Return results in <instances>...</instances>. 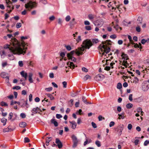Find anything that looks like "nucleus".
<instances>
[{"instance_id": "a19ab883", "label": "nucleus", "mask_w": 149, "mask_h": 149, "mask_svg": "<svg viewBox=\"0 0 149 149\" xmlns=\"http://www.w3.org/2000/svg\"><path fill=\"white\" fill-rule=\"evenodd\" d=\"M85 29L88 31H90L92 29L90 26H86L85 27Z\"/></svg>"}, {"instance_id": "20e7f679", "label": "nucleus", "mask_w": 149, "mask_h": 149, "mask_svg": "<svg viewBox=\"0 0 149 149\" xmlns=\"http://www.w3.org/2000/svg\"><path fill=\"white\" fill-rule=\"evenodd\" d=\"M121 56L122 57V58L124 59L123 63H122V65L124 66L126 68H127L129 66V64L127 63V61L125 60H127L129 59L128 57L127 54H125L124 53H122Z\"/></svg>"}, {"instance_id": "79ce46f5", "label": "nucleus", "mask_w": 149, "mask_h": 149, "mask_svg": "<svg viewBox=\"0 0 149 149\" xmlns=\"http://www.w3.org/2000/svg\"><path fill=\"white\" fill-rule=\"evenodd\" d=\"M149 144V140H146L144 143V146H147L148 144Z\"/></svg>"}, {"instance_id": "c03bdc74", "label": "nucleus", "mask_w": 149, "mask_h": 149, "mask_svg": "<svg viewBox=\"0 0 149 149\" xmlns=\"http://www.w3.org/2000/svg\"><path fill=\"white\" fill-rule=\"evenodd\" d=\"M142 109L141 108L139 107L137 109V111L138 113L141 112L142 113L143 112L142 111Z\"/></svg>"}, {"instance_id": "ea45409f", "label": "nucleus", "mask_w": 149, "mask_h": 149, "mask_svg": "<svg viewBox=\"0 0 149 149\" xmlns=\"http://www.w3.org/2000/svg\"><path fill=\"white\" fill-rule=\"evenodd\" d=\"M71 19L69 15L65 17V19L67 22H68Z\"/></svg>"}, {"instance_id": "9d476101", "label": "nucleus", "mask_w": 149, "mask_h": 149, "mask_svg": "<svg viewBox=\"0 0 149 149\" xmlns=\"http://www.w3.org/2000/svg\"><path fill=\"white\" fill-rule=\"evenodd\" d=\"M110 51V48L108 47L107 45H105L103 49L102 55H104V53H108Z\"/></svg>"}, {"instance_id": "cd10ccee", "label": "nucleus", "mask_w": 149, "mask_h": 149, "mask_svg": "<svg viewBox=\"0 0 149 149\" xmlns=\"http://www.w3.org/2000/svg\"><path fill=\"white\" fill-rule=\"evenodd\" d=\"M99 40L97 39H92V43L94 44H96L98 42Z\"/></svg>"}, {"instance_id": "7c9ffc66", "label": "nucleus", "mask_w": 149, "mask_h": 149, "mask_svg": "<svg viewBox=\"0 0 149 149\" xmlns=\"http://www.w3.org/2000/svg\"><path fill=\"white\" fill-rule=\"evenodd\" d=\"M137 21L139 22L138 24H141L142 21V17H138Z\"/></svg>"}, {"instance_id": "f704fd0d", "label": "nucleus", "mask_w": 149, "mask_h": 149, "mask_svg": "<svg viewBox=\"0 0 149 149\" xmlns=\"http://www.w3.org/2000/svg\"><path fill=\"white\" fill-rule=\"evenodd\" d=\"M65 47L66 49L68 51H70L72 49L71 47L69 45H65Z\"/></svg>"}, {"instance_id": "e2e57ef3", "label": "nucleus", "mask_w": 149, "mask_h": 149, "mask_svg": "<svg viewBox=\"0 0 149 149\" xmlns=\"http://www.w3.org/2000/svg\"><path fill=\"white\" fill-rule=\"evenodd\" d=\"M49 77L50 78H53L54 77V74L53 73L51 72L49 74Z\"/></svg>"}, {"instance_id": "8fccbe9b", "label": "nucleus", "mask_w": 149, "mask_h": 149, "mask_svg": "<svg viewBox=\"0 0 149 149\" xmlns=\"http://www.w3.org/2000/svg\"><path fill=\"white\" fill-rule=\"evenodd\" d=\"M62 84L63 85V87L64 88H65L66 87L67 83L66 81H63L62 82Z\"/></svg>"}, {"instance_id": "0eeeda50", "label": "nucleus", "mask_w": 149, "mask_h": 149, "mask_svg": "<svg viewBox=\"0 0 149 149\" xmlns=\"http://www.w3.org/2000/svg\"><path fill=\"white\" fill-rule=\"evenodd\" d=\"M71 138L73 142L72 146L73 148H75L77 145L79 140L78 139L77 137L74 135H73L71 136Z\"/></svg>"}, {"instance_id": "f8f14e48", "label": "nucleus", "mask_w": 149, "mask_h": 149, "mask_svg": "<svg viewBox=\"0 0 149 149\" xmlns=\"http://www.w3.org/2000/svg\"><path fill=\"white\" fill-rule=\"evenodd\" d=\"M123 127L124 125H120L118 127V131L119 132V134H120V135H121L122 134V131L123 129Z\"/></svg>"}, {"instance_id": "a211bd4d", "label": "nucleus", "mask_w": 149, "mask_h": 149, "mask_svg": "<svg viewBox=\"0 0 149 149\" xmlns=\"http://www.w3.org/2000/svg\"><path fill=\"white\" fill-rule=\"evenodd\" d=\"M125 113L124 112L122 113L121 114H118V116H119V117L118 118V119H120L121 118L123 119L124 118V115Z\"/></svg>"}, {"instance_id": "5701e85b", "label": "nucleus", "mask_w": 149, "mask_h": 149, "mask_svg": "<svg viewBox=\"0 0 149 149\" xmlns=\"http://www.w3.org/2000/svg\"><path fill=\"white\" fill-rule=\"evenodd\" d=\"M20 104V103L19 102H17L16 101H12L11 102L10 105H13L15 104Z\"/></svg>"}, {"instance_id": "bf43d9fd", "label": "nucleus", "mask_w": 149, "mask_h": 149, "mask_svg": "<svg viewBox=\"0 0 149 149\" xmlns=\"http://www.w3.org/2000/svg\"><path fill=\"white\" fill-rule=\"evenodd\" d=\"M136 30L138 32H140L141 31V28L139 26L136 27Z\"/></svg>"}, {"instance_id": "2f4dec72", "label": "nucleus", "mask_w": 149, "mask_h": 149, "mask_svg": "<svg viewBox=\"0 0 149 149\" xmlns=\"http://www.w3.org/2000/svg\"><path fill=\"white\" fill-rule=\"evenodd\" d=\"M122 85L120 83H118L117 86V88L118 89H120L122 88Z\"/></svg>"}, {"instance_id": "dca6fc26", "label": "nucleus", "mask_w": 149, "mask_h": 149, "mask_svg": "<svg viewBox=\"0 0 149 149\" xmlns=\"http://www.w3.org/2000/svg\"><path fill=\"white\" fill-rule=\"evenodd\" d=\"M88 19L91 21H93L95 18V15L92 14H89L88 15Z\"/></svg>"}, {"instance_id": "de8ad7c7", "label": "nucleus", "mask_w": 149, "mask_h": 149, "mask_svg": "<svg viewBox=\"0 0 149 149\" xmlns=\"http://www.w3.org/2000/svg\"><path fill=\"white\" fill-rule=\"evenodd\" d=\"M52 87H49L48 88H46L45 90L47 91H52Z\"/></svg>"}, {"instance_id": "bb28decb", "label": "nucleus", "mask_w": 149, "mask_h": 149, "mask_svg": "<svg viewBox=\"0 0 149 149\" xmlns=\"http://www.w3.org/2000/svg\"><path fill=\"white\" fill-rule=\"evenodd\" d=\"M133 106V105L132 104L129 103L127 104L126 107L127 109H130Z\"/></svg>"}, {"instance_id": "09e8293b", "label": "nucleus", "mask_w": 149, "mask_h": 149, "mask_svg": "<svg viewBox=\"0 0 149 149\" xmlns=\"http://www.w3.org/2000/svg\"><path fill=\"white\" fill-rule=\"evenodd\" d=\"M21 24L20 23H18L16 25V27L17 28H19L21 26Z\"/></svg>"}, {"instance_id": "69168bd1", "label": "nucleus", "mask_w": 149, "mask_h": 149, "mask_svg": "<svg viewBox=\"0 0 149 149\" xmlns=\"http://www.w3.org/2000/svg\"><path fill=\"white\" fill-rule=\"evenodd\" d=\"M117 110L118 112H120L122 110L121 107L120 106H118L117 107Z\"/></svg>"}, {"instance_id": "b1692460", "label": "nucleus", "mask_w": 149, "mask_h": 149, "mask_svg": "<svg viewBox=\"0 0 149 149\" xmlns=\"http://www.w3.org/2000/svg\"><path fill=\"white\" fill-rule=\"evenodd\" d=\"M1 77L4 78H6L7 76L6 75V73L5 72H2L1 73Z\"/></svg>"}, {"instance_id": "aec40b11", "label": "nucleus", "mask_w": 149, "mask_h": 149, "mask_svg": "<svg viewBox=\"0 0 149 149\" xmlns=\"http://www.w3.org/2000/svg\"><path fill=\"white\" fill-rule=\"evenodd\" d=\"M37 107L34 108L32 110L31 112L32 113L31 115L32 116L33 115V114L36 113H37Z\"/></svg>"}, {"instance_id": "c85d7f7f", "label": "nucleus", "mask_w": 149, "mask_h": 149, "mask_svg": "<svg viewBox=\"0 0 149 149\" xmlns=\"http://www.w3.org/2000/svg\"><path fill=\"white\" fill-rule=\"evenodd\" d=\"M95 144L98 147H100L101 146L100 142L98 140L95 141Z\"/></svg>"}, {"instance_id": "3c124183", "label": "nucleus", "mask_w": 149, "mask_h": 149, "mask_svg": "<svg viewBox=\"0 0 149 149\" xmlns=\"http://www.w3.org/2000/svg\"><path fill=\"white\" fill-rule=\"evenodd\" d=\"M55 18V17L53 15H52L49 17V19L51 21L54 20V19Z\"/></svg>"}, {"instance_id": "37998d69", "label": "nucleus", "mask_w": 149, "mask_h": 149, "mask_svg": "<svg viewBox=\"0 0 149 149\" xmlns=\"http://www.w3.org/2000/svg\"><path fill=\"white\" fill-rule=\"evenodd\" d=\"M139 140L138 139L135 140L134 142L132 141V142H134L135 145H137L139 143Z\"/></svg>"}, {"instance_id": "f3484780", "label": "nucleus", "mask_w": 149, "mask_h": 149, "mask_svg": "<svg viewBox=\"0 0 149 149\" xmlns=\"http://www.w3.org/2000/svg\"><path fill=\"white\" fill-rule=\"evenodd\" d=\"M51 122L52 123L54 124L55 127H57L58 126V123L54 119L52 118L51 120Z\"/></svg>"}, {"instance_id": "c9c22d12", "label": "nucleus", "mask_w": 149, "mask_h": 149, "mask_svg": "<svg viewBox=\"0 0 149 149\" xmlns=\"http://www.w3.org/2000/svg\"><path fill=\"white\" fill-rule=\"evenodd\" d=\"M82 111L81 109H79V111H77L76 112V114L77 115L79 114L81 115V112Z\"/></svg>"}, {"instance_id": "f257e3e1", "label": "nucleus", "mask_w": 149, "mask_h": 149, "mask_svg": "<svg viewBox=\"0 0 149 149\" xmlns=\"http://www.w3.org/2000/svg\"><path fill=\"white\" fill-rule=\"evenodd\" d=\"M8 38L10 39L11 45H7V48H8V51L11 53L8 54V56L9 59L10 60L14 59V56L13 54L24 55L26 53V51L27 47L25 45H24L19 41L17 40L15 38H14L12 35L10 34L7 35Z\"/></svg>"}, {"instance_id": "a878e982", "label": "nucleus", "mask_w": 149, "mask_h": 149, "mask_svg": "<svg viewBox=\"0 0 149 149\" xmlns=\"http://www.w3.org/2000/svg\"><path fill=\"white\" fill-rule=\"evenodd\" d=\"M82 100L85 103L87 104L89 103V102H88L87 101L86 99V98L85 97L83 96H82Z\"/></svg>"}, {"instance_id": "a18cd8bd", "label": "nucleus", "mask_w": 149, "mask_h": 149, "mask_svg": "<svg viewBox=\"0 0 149 149\" xmlns=\"http://www.w3.org/2000/svg\"><path fill=\"white\" fill-rule=\"evenodd\" d=\"M77 43L79 42V41L81 40V37L80 36H79L77 38L76 40Z\"/></svg>"}, {"instance_id": "4d7b16f0", "label": "nucleus", "mask_w": 149, "mask_h": 149, "mask_svg": "<svg viewBox=\"0 0 149 149\" xmlns=\"http://www.w3.org/2000/svg\"><path fill=\"white\" fill-rule=\"evenodd\" d=\"M82 70L83 71L85 72H87L88 71V69L84 67L82 68Z\"/></svg>"}, {"instance_id": "4c0bfd02", "label": "nucleus", "mask_w": 149, "mask_h": 149, "mask_svg": "<svg viewBox=\"0 0 149 149\" xmlns=\"http://www.w3.org/2000/svg\"><path fill=\"white\" fill-rule=\"evenodd\" d=\"M30 141V140L28 137H25L24 138V142L25 143H28Z\"/></svg>"}, {"instance_id": "39448f33", "label": "nucleus", "mask_w": 149, "mask_h": 149, "mask_svg": "<svg viewBox=\"0 0 149 149\" xmlns=\"http://www.w3.org/2000/svg\"><path fill=\"white\" fill-rule=\"evenodd\" d=\"M149 88V81H144L142 85V89L144 91H147Z\"/></svg>"}, {"instance_id": "4468645a", "label": "nucleus", "mask_w": 149, "mask_h": 149, "mask_svg": "<svg viewBox=\"0 0 149 149\" xmlns=\"http://www.w3.org/2000/svg\"><path fill=\"white\" fill-rule=\"evenodd\" d=\"M76 49L75 50V51L72 50L70 52V53H68L67 54V56L68 58L71 57V56H73V55L74 54V53H76Z\"/></svg>"}, {"instance_id": "49530a36", "label": "nucleus", "mask_w": 149, "mask_h": 149, "mask_svg": "<svg viewBox=\"0 0 149 149\" xmlns=\"http://www.w3.org/2000/svg\"><path fill=\"white\" fill-rule=\"evenodd\" d=\"M56 117L57 118L59 119L60 118H62V116L60 114H57L56 115Z\"/></svg>"}, {"instance_id": "393cba45", "label": "nucleus", "mask_w": 149, "mask_h": 149, "mask_svg": "<svg viewBox=\"0 0 149 149\" xmlns=\"http://www.w3.org/2000/svg\"><path fill=\"white\" fill-rule=\"evenodd\" d=\"M32 73H29V81L31 83L33 82L32 79Z\"/></svg>"}, {"instance_id": "9b49d317", "label": "nucleus", "mask_w": 149, "mask_h": 149, "mask_svg": "<svg viewBox=\"0 0 149 149\" xmlns=\"http://www.w3.org/2000/svg\"><path fill=\"white\" fill-rule=\"evenodd\" d=\"M55 142L56 144H57V146L59 148H61L62 147V144L59 139L56 138V139Z\"/></svg>"}, {"instance_id": "473e14b6", "label": "nucleus", "mask_w": 149, "mask_h": 149, "mask_svg": "<svg viewBox=\"0 0 149 149\" xmlns=\"http://www.w3.org/2000/svg\"><path fill=\"white\" fill-rule=\"evenodd\" d=\"M68 58V59H70L72 61H73L74 62L76 61V59L75 58L73 57V56H71V57L70 58Z\"/></svg>"}, {"instance_id": "ddd939ff", "label": "nucleus", "mask_w": 149, "mask_h": 149, "mask_svg": "<svg viewBox=\"0 0 149 149\" xmlns=\"http://www.w3.org/2000/svg\"><path fill=\"white\" fill-rule=\"evenodd\" d=\"M20 74L22 77L24 78L25 80L27 79V74L26 72L24 71H22L20 72Z\"/></svg>"}, {"instance_id": "e433bc0d", "label": "nucleus", "mask_w": 149, "mask_h": 149, "mask_svg": "<svg viewBox=\"0 0 149 149\" xmlns=\"http://www.w3.org/2000/svg\"><path fill=\"white\" fill-rule=\"evenodd\" d=\"M13 116V113L12 112H11L9 113V115H8V119L9 120H11Z\"/></svg>"}, {"instance_id": "72a5a7b5", "label": "nucleus", "mask_w": 149, "mask_h": 149, "mask_svg": "<svg viewBox=\"0 0 149 149\" xmlns=\"http://www.w3.org/2000/svg\"><path fill=\"white\" fill-rule=\"evenodd\" d=\"M75 66V65L73 62H70V68H74Z\"/></svg>"}, {"instance_id": "6e6552de", "label": "nucleus", "mask_w": 149, "mask_h": 149, "mask_svg": "<svg viewBox=\"0 0 149 149\" xmlns=\"http://www.w3.org/2000/svg\"><path fill=\"white\" fill-rule=\"evenodd\" d=\"M103 23L102 19H100L97 20L94 24L95 26L100 27L103 25Z\"/></svg>"}, {"instance_id": "2eb2a0df", "label": "nucleus", "mask_w": 149, "mask_h": 149, "mask_svg": "<svg viewBox=\"0 0 149 149\" xmlns=\"http://www.w3.org/2000/svg\"><path fill=\"white\" fill-rule=\"evenodd\" d=\"M69 122L72 124L71 127L73 129H74L77 126V124L75 121H70Z\"/></svg>"}, {"instance_id": "c756f323", "label": "nucleus", "mask_w": 149, "mask_h": 149, "mask_svg": "<svg viewBox=\"0 0 149 149\" xmlns=\"http://www.w3.org/2000/svg\"><path fill=\"white\" fill-rule=\"evenodd\" d=\"M0 104L1 106L6 107L8 106L7 104L5 102L3 101L1 102Z\"/></svg>"}, {"instance_id": "052dcab7", "label": "nucleus", "mask_w": 149, "mask_h": 149, "mask_svg": "<svg viewBox=\"0 0 149 149\" xmlns=\"http://www.w3.org/2000/svg\"><path fill=\"white\" fill-rule=\"evenodd\" d=\"M129 99L130 101H132V95L130 94L129 96Z\"/></svg>"}, {"instance_id": "0e129e2a", "label": "nucleus", "mask_w": 149, "mask_h": 149, "mask_svg": "<svg viewBox=\"0 0 149 149\" xmlns=\"http://www.w3.org/2000/svg\"><path fill=\"white\" fill-rule=\"evenodd\" d=\"M65 55V54L64 52H61L60 53V56L63 58Z\"/></svg>"}, {"instance_id": "412c9836", "label": "nucleus", "mask_w": 149, "mask_h": 149, "mask_svg": "<svg viewBox=\"0 0 149 149\" xmlns=\"http://www.w3.org/2000/svg\"><path fill=\"white\" fill-rule=\"evenodd\" d=\"M26 125V123L25 122H22L20 123L19 124V126L20 127H25Z\"/></svg>"}, {"instance_id": "603ef678", "label": "nucleus", "mask_w": 149, "mask_h": 149, "mask_svg": "<svg viewBox=\"0 0 149 149\" xmlns=\"http://www.w3.org/2000/svg\"><path fill=\"white\" fill-rule=\"evenodd\" d=\"M93 127L94 128H96L97 127L96 124L93 122H92L91 123Z\"/></svg>"}, {"instance_id": "774afa93", "label": "nucleus", "mask_w": 149, "mask_h": 149, "mask_svg": "<svg viewBox=\"0 0 149 149\" xmlns=\"http://www.w3.org/2000/svg\"><path fill=\"white\" fill-rule=\"evenodd\" d=\"M0 54L1 56L5 54V51L3 50H0Z\"/></svg>"}, {"instance_id": "1a4fd4ad", "label": "nucleus", "mask_w": 149, "mask_h": 149, "mask_svg": "<svg viewBox=\"0 0 149 149\" xmlns=\"http://www.w3.org/2000/svg\"><path fill=\"white\" fill-rule=\"evenodd\" d=\"M106 43V41H103L102 42V44H100L98 46V49L100 50V53H101V52H103V49L104 48L105 45L104 44Z\"/></svg>"}, {"instance_id": "423d86ee", "label": "nucleus", "mask_w": 149, "mask_h": 149, "mask_svg": "<svg viewBox=\"0 0 149 149\" xmlns=\"http://www.w3.org/2000/svg\"><path fill=\"white\" fill-rule=\"evenodd\" d=\"M36 5V3L35 2L30 1L28 3L25 4V6L26 8L28 10H30L35 7Z\"/></svg>"}, {"instance_id": "680f3d73", "label": "nucleus", "mask_w": 149, "mask_h": 149, "mask_svg": "<svg viewBox=\"0 0 149 149\" xmlns=\"http://www.w3.org/2000/svg\"><path fill=\"white\" fill-rule=\"evenodd\" d=\"M13 89L17 90H19L21 89V87L19 86H16L13 87Z\"/></svg>"}, {"instance_id": "338daca9", "label": "nucleus", "mask_w": 149, "mask_h": 149, "mask_svg": "<svg viewBox=\"0 0 149 149\" xmlns=\"http://www.w3.org/2000/svg\"><path fill=\"white\" fill-rule=\"evenodd\" d=\"M115 124V123L113 121H111L109 124V127H111L113 126Z\"/></svg>"}, {"instance_id": "6e6d98bb", "label": "nucleus", "mask_w": 149, "mask_h": 149, "mask_svg": "<svg viewBox=\"0 0 149 149\" xmlns=\"http://www.w3.org/2000/svg\"><path fill=\"white\" fill-rule=\"evenodd\" d=\"M91 78L90 76L88 75H86L84 77V79L85 80H87L88 79H90Z\"/></svg>"}, {"instance_id": "6ab92c4d", "label": "nucleus", "mask_w": 149, "mask_h": 149, "mask_svg": "<svg viewBox=\"0 0 149 149\" xmlns=\"http://www.w3.org/2000/svg\"><path fill=\"white\" fill-rule=\"evenodd\" d=\"M46 95L48 97H49L51 100H54V98L52 94H46Z\"/></svg>"}, {"instance_id": "f03ea898", "label": "nucleus", "mask_w": 149, "mask_h": 149, "mask_svg": "<svg viewBox=\"0 0 149 149\" xmlns=\"http://www.w3.org/2000/svg\"><path fill=\"white\" fill-rule=\"evenodd\" d=\"M93 45L90 40L86 39L84 40L81 45V47H78V49L76 50V54L78 56L82 55L83 54V52L84 51L85 49H89Z\"/></svg>"}, {"instance_id": "4be33fe9", "label": "nucleus", "mask_w": 149, "mask_h": 149, "mask_svg": "<svg viewBox=\"0 0 149 149\" xmlns=\"http://www.w3.org/2000/svg\"><path fill=\"white\" fill-rule=\"evenodd\" d=\"M1 121L2 123H3V125H6V122L7 121V119L5 118H3L1 120Z\"/></svg>"}, {"instance_id": "58836bf2", "label": "nucleus", "mask_w": 149, "mask_h": 149, "mask_svg": "<svg viewBox=\"0 0 149 149\" xmlns=\"http://www.w3.org/2000/svg\"><path fill=\"white\" fill-rule=\"evenodd\" d=\"M46 142H49L52 140V138L51 137H47L46 139Z\"/></svg>"}, {"instance_id": "5fc2aeb1", "label": "nucleus", "mask_w": 149, "mask_h": 149, "mask_svg": "<svg viewBox=\"0 0 149 149\" xmlns=\"http://www.w3.org/2000/svg\"><path fill=\"white\" fill-rule=\"evenodd\" d=\"M84 24L85 25H89L90 24V22L87 20L85 21L84 22Z\"/></svg>"}, {"instance_id": "13d9d810", "label": "nucleus", "mask_w": 149, "mask_h": 149, "mask_svg": "<svg viewBox=\"0 0 149 149\" xmlns=\"http://www.w3.org/2000/svg\"><path fill=\"white\" fill-rule=\"evenodd\" d=\"M110 38L114 39H115L116 38V35L114 34V35H112L110 36Z\"/></svg>"}, {"instance_id": "7ed1b4c3", "label": "nucleus", "mask_w": 149, "mask_h": 149, "mask_svg": "<svg viewBox=\"0 0 149 149\" xmlns=\"http://www.w3.org/2000/svg\"><path fill=\"white\" fill-rule=\"evenodd\" d=\"M109 5L112 7L111 10L112 11H114L116 10V8H117L119 11H120V5L116 1H113L110 2L109 3Z\"/></svg>"}, {"instance_id": "864d4df0", "label": "nucleus", "mask_w": 149, "mask_h": 149, "mask_svg": "<svg viewBox=\"0 0 149 149\" xmlns=\"http://www.w3.org/2000/svg\"><path fill=\"white\" fill-rule=\"evenodd\" d=\"M18 63L19 65L21 67H22L23 65V62L22 61H19Z\"/></svg>"}]
</instances>
